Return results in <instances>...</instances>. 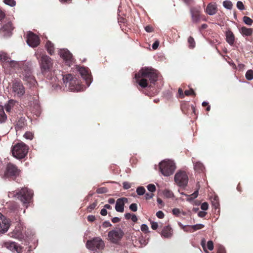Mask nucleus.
<instances>
[{
  "label": "nucleus",
  "instance_id": "nucleus-19",
  "mask_svg": "<svg viewBox=\"0 0 253 253\" xmlns=\"http://www.w3.org/2000/svg\"><path fill=\"white\" fill-rule=\"evenodd\" d=\"M60 55L61 58L67 62H71L73 60L72 53L67 49L61 50Z\"/></svg>",
  "mask_w": 253,
  "mask_h": 253
},
{
  "label": "nucleus",
  "instance_id": "nucleus-40",
  "mask_svg": "<svg viewBox=\"0 0 253 253\" xmlns=\"http://www.w3.org/2000/svg\"><path fill=\"white\" fill-rule=\"evenodd\" d=\"M184 95L186 96L189 95H196L195 92L194 91L192 88H190L189 90H186L184 91Z\"/></svg>",
  "mask_w": 253,
  "mask_h": 253
},
{
  "label": "nucleus",
  "instance_id": "nucleus-4",
  "mask_svg": "<svg viewBox=\"0 0 253 253\" xmlns=\"http://www.w3.org/2000/svg\"><path fill=\"white\" fill-rule=\"evenodd\" d=\"M159 166L161 172L165 176L171 175L175 169V164L172 161L169 160L161 162Z\"/></svg>",
  "mask_w": 253,
  "mask_h": 253
},
{
  "label": "nucleus",
  "instance_id": "nucleus-37",
  "mask_svg": "<svg viewBox=\"0 0 253 253\" xmlns=\"http://www.w3.org/2000/svg\"><path fill=\"white\" fill-rule=\"evenodd\" d=\"M8 63L10 67H13L14 68H18L19 66L18 62L15 61L9 60V62Z\"/></svg>",
  "mask_w": 253,
  "mask_h": 253
},
{
  "label": "nucleus",
  "instance_id": "nucleus-18",
  "mask_svg": "<svg viewBox=\"0 0 253 253\" xmlns=\"http://www.w3.org/2000/svg\"><path fill=\"white\" fill-rule=\"evenodd\" d=\"M127 202L126 198H121L117 199L115 206V210L118 212H123L124 211L125 203Z\"/></svg>",
  "mask_w": 253,
  "mask_h": 253
},
{
  "label": "nucleus",
  "instance_id": "nucleus-13",
  "mask_svg": "<svg viewBox=\"0 0 253 253\" xmlns=\"http://www.w3.org/2000/svg\"><path fill=\"white\" fill-rule=\"evenodd\" d=\"M4 247L12 252H16L20 253L22 251V248L17 243L14 242L8 241L4 243Z\"/></svg>",
  "mask_w": 253,
  "mask_h": 253
},
{
  "label": "nucleus",
  "instance_id": "nucleus-27",
  "mask_svg": "<svg viewBox=\"0 0 253 253\" xmlns=\"http://www.w3.org/2000/svg\"><path fill=\"white\" fill-rule=\"evenodd\" d=\"M25 119L21 118L17 122L15 128L16 129H20L22 128L25 126Z\"/></svg>",
  "mask_w": 253,
  "mask_h": 253
},
{
  "label": "nucleus",
  "instance_id": "nucleus-21",
  "mask_svg": "<svg viewBox=\"0 0 253 253\" xmlns=\"http://www.w3.org/2000/svg\"><path fill=\"white\" fill-rule=\"evenodd\" d=\"M226 42L231 45H233L235 41V36L233 33L228 29L226 32Z\"/></svg>",
  "mask_w": 253,
  "mask_h": 253
},
{
  "label": "nucleus",
  "instance_id": "nucleus-22",
  "mask_svg": "<svg viewBox=\"0 0 253 253\" xmlns=\"http://www.w3.org/2000/svg\"><path fill=\"white\" fill-rule=\"evenodd\" d=\"M172 235V230L169 226H165L162 231V236L165 238H169Z\"/></svg>",
  "mask_w": 253,
  "mask_h": 253
},
{
  "label": "nucleus",
  "instance_id": "nucleus-59",
  "mask_svg": "<svg viewBox=\"0 0 253 253\" xmlns=\"http://www.w3.org/2000/svg\"><path fill=\"white\" fill-rule=\"evenodd\" d=\"M207 212L204 211H200L198 212V216L200 217H204L206 215Z\"/></svg>",
  "mask_w": 253,
  "mask_h": 253
},
{
  "label": "nucleus",
  "instance_id": "nucleus-10",
  "mask_svg": "<svg viewBox=\"0 0 253 253\" xmlns=\"http://www.w3.org/2000/svg\"><path fill=\"white\" fill-rule=\"evenodd\" d=\"M27 43L29 46L35 47L39 45L40 40L38 36L30 32L27 36Z\"/></svg>",
  "mask_w": 253,
  "mask_h": 253
},
{
  "label": "nucleus",
  "instance_id": "nucleus-6",
  "mask_svg": "<svg viewBox=\"0 0 253 253\" xmlns=\"http://www.w3.org/2000/svg\"><path fill=\"white\" fill-rule=\"evenodd\" d=\"M86 247L88 249L91 251H101L104 249L105 244L101 238L97 237L87 240Z\"/></svg>",
  "mask_w": 253,
  "mask_h": 253
},
{
  "label": "nucleus",
  "instance_id": "nucleus-60",
  "mask_svg": "<svg viewBox=\"0 0 253 253\" xmlns=\"http://www.w3.org/2000/svg\"><path fill=\"white\" fill-rule=\"evenodd\" d=\"M172 213L173 214L177 215L180 213V210L178 209L174 208L172 210Z\"/></svg>",
  "mask_w": 253,
  "mask_h": 253
},
{
  "label": "nucleus",
  "instance_id": "nucleus-43",
  "mask_svg": "<svg viewBox=\"0 0 253 253\" xmlns=\"http://www.w3.org/2000/svg\"><path fill=\"white\" fill-rule=\"evenodd\" d=\"M24 136L26 139L32 140L33 138V134L32 132L27 131L24 134Z\"/></svg>",
  "mask_w": 253,
  "mask_h": 253
},
{
  "label": "nucleus",
  "instance_id": "nucleus-36",
  "mask_svg": "<svg viewBox=\"0 0 253 253\" xmlns=\"http://www.w3.org/2000/svg\"><path fill=\"white\" fill-rule=\"evenodd\" d=\"M188 42L189 43V46L190 48H194L195 45V42L194 39L192 37H189L188 39Z\"/></svg>",
  "mask_w": 253,
  "mask_h": 253
},
{
  "label": "nucleus",
  "instance_id": "nucleus-14",
  "mask_svg": "<svg viewBox=\"0 0 253 253\" xmlns=\"http://www.w3.org/2000/svg\"><path fill=\"white\" fill-rule=\"evenodd\" d=\"M79 72L85 80L87 86H89L92 82V77L88 70L84 67H81L79 69Z\"/></svg>",
  "mask_w": 253,
  "mask_h": 253
},
{
  "label": "nucleus",
  "instance_id": "nucleus-30",
  "mask_svg": "<svg viewBox=\"0 0 253 253\" xmlns=\"http://www.w3.org/2000/svg\"><path fill=\"white\" fill-rule=\"evenodd\" d=\"M10 59L8 57L7 55L4 52L0 53V60L2 62H9Z\"/></svg>",
  "mask_w": 253,
  "mask_h": 253
},
{
  "label": "nucleus",
  "instance_id": "nucleus-52",
  "mask_svg": "<svg viewBox=\"0 0 253 253\" xmlns=\"http://www.w3.org/2000/svg\"><path fill=\"white\" fill-rule=\"evenodd\" d=\"M151 228L153 230H156L157 229L158 227V224L157 222H154V221H151Z\"/></svg>",
  "mask_w": 253,
  "mask_h": 253
},
{
  "label": "nucleus",
  "instance_id": "nucleus-62",
  "mask_svg": "<svg viewBox=\"0 0 253 253\" xmlns=\"http://www.w3.org/2000/svg\"><path fill=\"white\" fill-rule=\"evenodd\" d=\"M121 220L120 218L118 217H115L112 218L111 221L113 223H117L120 222Z\"/></svg>",
  "mask_w": 253,
  "mask_h": 253
},
{
  "label": "nucleus",
  "instance_id": "nucleus-53",
  "mask_svg": "<svg viewBox=\"0 0 253 253\" xmlns=\"http://www.w3.org/2000/svg\"><path fill=\"white\" fill-rule=\"evenodd\" d=\"M156 215L159 218H163L164 217V213L163 211H159L156 213Z\"/></svg>",
  "mask_w": 253,
  "mask_h": 253
},
{
  "label": "nucleus",
  "instance_id": "nucleus-55",
  "mask_svg": "<svg viewBox=\"0 0 253 253\" xmlns=\"http://www.w3.org/2000/svg\"><path fill=\"white\" fill-rule=\"evenodd\" d=\"M111 226L112 224L110 223L109 221H105L103 223V226L105 228L110 227Z\"/></svg>",
  "mask_w": 253,
  "mask_h": 253
},
{
  "label": "nucleus",
  "instance_id": "nucleus-7",
  "mask_svg": "<svg viewBox=\"0 0 253 253\" xmlns=\"http://www.w3.org/2000/svg\"><path fill=\"white\" fill-rule=\"evenodd\" d=\"M174 181L180 187L185 188L188 182V177L184 171H179L174 175Z\"/></svg>",
  "mask_w": 253,
  "mask_h": 253
},
{
  "label": "nucleus",
  "instance_id": "nucleus-5",
  "mask_svg": "<svg viewBox=\"0 0 253 253\" xmlns=\"http://www.w3.org/2000/svg\"><path fill=\"white\" fill-rule=\"evenodd\" d=\"M42 73L43 75L51 71L53 62L50 57L45 54H42L39 61Z\"/></svg>",
  "mask_w": 253,
  "mask_h": 253
},
{
  "label": "nucleus",
  "instance_id": "nucleus-64",
  "mask_svg": "<svg viewBox=\"0 0 253 253\" xmlns=\"http://www.w3.org/2000/svg\"><path fill=\"white\" fill-rule=\"evenodd\" d=\"M100 214L102 215L105 216L107 214V211L105 209H103L101 210Z\"/></svg>",
  "mask_w": 253,
  "mask_h": 253
},
{
  "label": "nucleus",
  "instance_id": "nucleus-12",
  "mask_svg": "<svg viewBox=\"0 0 253 253\" xmlns=\"http://www.w3.org/2000/svg\"><path fill=\"white\" fill-rule=\"evenodd\" d=\"M19 173L20 170L15 165L11 163L7 164L5 172L7 177H16L19 175Z\"/></svg>",
  "mask_w": 253,
  "mask_h": 253
},
{
  "label": "nucleus",
  "instance_id": "nucleus-17",
  "mask_svg": "<svg viewBox=\"0 0 253 253\" xmlns=\"http://www.w3.org/2000/svg\"><path fill=\"white\" fill-rule=\"evenodd\" d=\"M193 22L197 23L200 19V7H191L190 10Z\"/></svg>",
  "mask_w": 253,
  "mask_h": 253
},
{
  "label": "nucleus",
  "instance_id": "nucleus-9",
  "mask_svg": "<svg viewBox=\"0 0 253 253\" xmlns=\"http://www.w3.org/2000/svg\"><path fill=\"white\" fill-rule=\"evenodd\" d=\"M124 235V233L120 228L112 230L108 232V240L113 243L118 244Z\"/></svg>",
  "mask_w": 253,
  "mask_h": 253
},
{
  "label": "nucleus",
  "instance_id": "nucleus-57",
  "mask_svg": "<svg viewBox=\"0 0 253 253\" xmlns=\"http://www.w3.org/2000/svg\"><path fill=\"white\" fill-rule=\"evenodd\" d=\"M159 45V41H155L152 45V48L153 49H156Z\"/></svg>",
  "mask_w": 253,
  "mask_h": 253
},
{
  "label": "nucleus",
  "instance_id": "nucleus-33",
  "mask_svg": "<svg viewBox=\"0 0 253 253\" xmlns=\"http://www.w3.org/2000/svg\"><path fill=\"white\" fill-rule=\"evenodd\" d=\"M243 19L244 22L246 24L249 25V26H251L253 22V20L251 18H250L249 17H248V16L243 17Z\"/></svg>",
  "mask_w": 253,
  "mask_h": 253
},
{
  "label": "nucleus",
  "instance_id": "nucleus-28",
  "mask_svg": "<svg viewBox=\"0 0 253 253\" xmlns=\"http://www.w3.org/2000/svg\"><path fill=\"white\" fill-rule=\"evenodd\" d=\"M63 79L67 81V83L69 82V85L70 86L73 83H75V81L73 79L72 75L68 74L66 75V78H63Z\"/></svg>",
  "mask_w": 253,
  "mask_h": 253
},
{
  "label": "nucleus",
  "instance_id": "nucleus-24",
  "mask_svg": "<svg viewBox=\"0 0 253 253\" xmlns=\"http://www.w3.org/2000/svg\"><path fill=\"white\" fill-rule=\"evenodd\" d=\"M46 48L49 54L52 55L54 52V47L53 44L50 41H48L46 43Z\"/></svg>",
  "mask_w": 253,
  "mask_h": 253
},
{
  "label": "nucleus",
  "instance_id": "nucleus-8",
  "mask_svg": "<svg viewBox=\"0 0 253 253\" xmlns=\"http://www.w3.org/2000/svg\"><path fill=\"white\" fill-rule=\"evenodd\" d=\"M22 75L23 80L27 82L30 87L35 85L37 83L34 77L32 75L31 70L28 67H24Z\"/></svg>",
  "mask_w": 253,
  "mask_h": 253
},
{
  "label": "nucleus",
  "instance_id": "nucleus-42",
  "mask_svg": "<svg viewBox=\"0 0 253 253\" xmlns=\"http://www.w3.org/2000/svg\"><path fill=\"white\" fill-rule=\"evenodd\" d=\"M147 189L151 192L153 193L156 190L155 185L153 184H148L147 186Z\"/></svg>",
  "mask_w": 253,
  "mask_h": 253
},
{
  "label": "nucleus",
  "instance_id": "nucleus-31",
  "mask_svg": "<svg viewBox=\"0 0 253 253\" xmlns=\"http://www.w3.org/2000/svg\"><path fill=\"white\" fill-rule=\"evenodd\" d=\"M223 6L227 9H231L232 8V3L229 0H225L223 2Z\"/></svg>",
  "mask_w": 253,
  "mask_h": 253
},
{
  "label": "nucleus",
  "instance_id": "nucleus-46",
  "mask_svg": "<svg viewBox=\"0 0 253 253\" xmlns=\"http://www.w3.org/2000/svg\"><path fill=\"white\" fill-rule=\"evenodd\" d=\"M97 204V202H95L93 203L91 205H90L87 207V209H88V211H89V212H91L92 210L94 209L95 208V207H96Z\"/></svg>",
  "mask_w": 253,
  "mask_h": 253
},
{
  "label": "nucleus",
  "instance_id": "nucleus-23",
  "mask_svg": "<svg viewBox=\"0 0 253 253\" xmlns=\"http://www.w3.org/2000/svg\"><path fill=\"white\" fill-rule=\"evenodd\" d=\"M240 33L245 36H249L253 34V30L252 28H247L245 27H243L240 29Z\"/></svg>",
  "mask_w": 253,
  "mask_h": 253
},
{
  "label": "nucleus",
  "instance_id": "nucleus-54",
  "mask_svg": "<svg viewBox=\"0 0 253 253\" xmlns=\"http://www.w3.org/2000/svg\"><path fill=\"white\" fill-rule=\"evenodd\" d=\"M154 196V194L153 193H146L145 195V198L146 200H149L152 198Z\"/></svg>",
  "mask_w": 253,
  "mask_h": 253
},
{
  "label": "nucleus",
  "instance_id": "nucleus-2",
  "mask_svg": "<svg viewBox=\"0 0 253 253\" xmlns=\"http://www.w3.org/2000/svg\"><path fill=\"white\" fill-rule=\"evenodd\" d=\"M14 195L17 197L22 202L23 205L27 208L33 197V193L31 190L27 188H23L19 191L14 194Z\"/></svg>",
  "mask_w": 253,
  "mask_h": 253
},
{
  "label": "nucleus",
  "instance_id": "nucleus-47",
  "mask_svg": "<svg viewBox=\"0 0 253 253\" xmlns=\"http://www.w3.org/2000/svg\"><path fill=\"white\" fill-rule=\"evenodd\" d=\"M129 209L132 211H136L137 210V206L135 203L131 204L129 207Z\"/></svg>",
  "mask_w": 253,
  "mask_h": 253
},
{
  "label": "nucleus",
  "instance_id": "nucleus-1",
  "mask_svg": "<svg viewBox=\"0 0 253 253\" xmlns=\"http://www.w3.org/2000/svg\"><path fill=\"white\" fill-rule=\"evenodd\" d=\"M158 72L152 67H145L135 74L136 82L142 88L148 86L147 78L150 83L154 84L158 80Z\"/></svg>",
  "mask_w": 253,
  "mask_h": 253
},
{
  "label": "nucleus",
  "instance_id": "nucleus-49",
  "mask_svg": "<svg viewBox=\"0 0 253 253\" xmlns=\"http://www.w3.org/2000/svg\"><path fill=\"white\" fill-rule=\"evenodd\" d=\"M141 230L142 231L144 232H148L149 230V228L148 226L145 224H142L141 226Z\"/></svg>",
  "mask_w": 253,
  "mask_h": 253
},
{
  "label": "nucleus",
  "instance_id": "nucleus-61",
  "mask_svg": "<svg viewBox=\"0 0 253 253\" xmlns=\"http://www.w3.org/2000/svg\"><path fill=\"white\" fill-rule=\"evenodd\" d=\"M178 93H179V97L181 98H183L184 97V94L183 93V90L181 88H179L178 89Z\"/></svg>",
  "mask_w": 253,
  "mask_h": 253
},
{
  "label": "nucleus",
  "instance_id": "nucleus-34",
  "mask_svg": "<svg viewBox=\"0 0 253 253\" xmlns=\"http://www.w3.org/2000/svg\"><path fill=\"white\" fill-rule=\"evenodd\" d=\"M246 78L248 80L251 81L253 79V71L248 70L246 74Z\"/></svg>",
  "mask_w": 253,
  "mask_h": 253
},
{
  "label": "nucleus",
  "instance_id": "nucleus-38",
  "mask_svg": "<svg viewBox=\"0 0 253 253\" xmlns=\"http://www.w3.org/2000/svg\"><path fill=\"white\" fill-rule=\"evenodd\" d=\"M4 2L10 6H14L16 4V1L14 0H4Z\"/></svg>",
  "mask_w": 253,
  "mask_h": 253
},
{
  "label": "nucleus",
  "instance_id": "nucleus-32",
  "mask_svg": "<svg viewBox=\"0 0 253 253\" xmlns=\"http://www.w3.org/2000/svg\"><path fill=\"white\" fill-rule=\"evenodd\" d=\"M194 168L195 170L200 171H202L204 168L203 164L200 162H197L195 164Z\"/></svg>",
  "mask_w": 253,
  "mask_h": 253
},
{
  "label": "nucleus",
  "instance_id": "nucleus-48",
  "mask_svg": "<svg viewBox=\"0 0 253 253\" xmlns=\"http://www.w3.org/2000/svg\"><path fill=\"white\" fill-rule=\"evenodd\" d=\"M207 248L210 251H212L213 249V243L211 241L208 242Z\"/></svg>",
  "mask_w": 253,
  "mask_h": 253
},
{
  "label": "nucleus",
  "instance_id": "nucleus-50",
  "mask_svg": "<svg viewBox=\"0 0 253 253\" xmlns=\"http://www.w3.org/2000/svg\"><path fill=\"white\" fill-rule=\"evenodd\" d=\"M209 205L208 203L204 202L202 204L201 206V209L203 211H206L208 209Z\"/></svg>",
  "mask_w": 253,
  "mask_h": 253
},
{
  "label": "nucleus",
  "instance_id": "nucleus-35",
  "mask_svg": "<svg viewBox=\"0 0 253 253\" xmlns=\"http://www.w3.org/2000/svg\"><path fill=\"white\" fill-rule=\"evenodd\" d=\"M145 189L142 186H139L136 189V193L138 195L141 196L145 194Z\"/></svg>",
  "mask_w": 253,
  "mask_h": 253
},
{
  "label": "nucleus",
  "instance_id": "nucleus-29",
  "mask_svg": "<svg viewBox=\"0 0 253 253\" xmlns=\"http://www.w3.org/2000/svg\"><path fill=\"white\" fill-rule=\"evenodd\" d=\"M182 195H184L187 197H188V199H187V201H191L192 200H193V199H195L197 197L198 195V190H196V191H195L193 194H192L191 195H187L186 194H185L184 193H182Z\"/></svg>",
  "mask_w": 253,
  "mask_h": 253
},
{
  "label": "nucleus",
  "instance_id": "nucleus-63",
  "mask_svg": "<svg viewBox=\"0 0 253 253\" xmlns=\"http://www.w3.org/2000/svg\"><path fill=\"white\" fill-rule=\"evenodd\" d=\"M201 244L204 251H206V240L205 239L202 240Z\"/></svg>",
  "mask_w": 253,
  "mask_h": 253
},
{
  "label": "nucleus",
  "instance_id": "nucleus-16",
  "mask_svg": "<svg viewBox=\"0 0 253 253\" xmlns=\"http://www.w3.org/2000/svg\"><path fill=\"white\" fill-rule=\"evenodd\" d=\"M9 227V220L0 213V233L6 232Z\"/></svg>",
  "mask_w": 253,
  "mask_h": 253
},
{
  "label": "nucleus",
  "instance_id": "nucleus-45",
  "mask_svg": "<svg viewBox=\"0 0 253 253\" xmlns=\"http://www.w3.org/2000/svg\"><path fill=\"white\" fill-rule=\"evenodd\" d=\"M237 7L239 9H240L241 10H243L245 9L244 5L243 3L241 1H238L237 2Z\"/></svg>",
  "mask_w": 253,
  "mask_h": 253
},
{
  "label": "nucleus",
  "instance_id": "nucleus-56",
  "mask_svg": "<svg viewBox=\"0 0 253 253\" xmlns=\"http://www.w3.org/2000/svg\"><path fill=\"white\" fill-rule=\"evenodd\" d=\"M145 30L147 32H152L153 31V28L150 26H147L145 27Z\"/></svg>",
  "mask_w": 253,
  "mask_h": 253
},
{
  "label": "nucleus",
  "instance_id": "nucleus-41",
  "mask_svg": "<svg viewBox=\"0 0 253 253\" xmlns=\"http://www.w3.org/2000/svg\"><path fill=\"white\" fill-rule=\"evenodd\" d=\"M204 227V225L202 224H197L192 226V229H193V230L195 231L201 229L203 228Z\"/></svg>",
  "mask_w": 253,
  "mask_h": 253
},
{
  "label": "nucleus",
  "instance_id": "nucleus-26",
  "mask_svg": "<svg viewBox=\"0 0 253 253\" xmlns=\"http://www.w3.org/2000/svg\"><path fill=\"white\" fill-rule=\"evenodd\" d=\"M6 119L7 116L3 111V108L0 106V123H4Z\"/></svg>",
  "mask_w": 253,
  "mask_h": 253
},
{
  "label": "nucleus",
  "instance_id": "nucleus-58",
  "mask_svg": "<svg viewBox=\"0 0 253 253\" xmlns=\"http://www.w3.org/2000/svg\"><path fill=\"white\" fill-rule=\"evenodd\" d=\"M95 219V217L92 215H89L87 216V220L89 221L92 222L94 221Z\"/></svg>",
  "mask_w": 253,
  "mask_h": 253
},
{
  "label": "nucleus",
  "instance_id": "nucleus-3",
  "mask_svg": "<svg viewBox=\"0 0 253 253\" xmlns=\"http://www.w3.org/2000/svg\"><path fill=\"white\" fill-rule=\"evenodd\" d=\"M28 151V147L23 142L16 144L11 150L13 156L18 159L24 158Z\"/></svg>",
  "mask_w": 253,
  "mask_h": 253
},
{
  "label": "nucleus",
  "instance_id": "nucleus-11",
  "mask_svg": "<svg viewBox=\"0 0 253 253\" xmlns=\"http://www.w3.org/2000/svg\"><path fill=\"white\" fill-rule=\"evenodd\" d=\"M12 92L14 93V95L18 97L22 96L25 92V88L22 84L20 82L16 81L12 84Z\"/></svg>",
  "mask_w": 253,
  "mask_h": 253
},
{
  "label": "nucleus",
  "instance_id": "nucleus-51",
  "mask_svg": "<svg viewBox=\"0 0 253 253\" xmlns=\"http://www.w3.org/2000/svg\"><path fill=\"white\" fill-rule=\"evenodd\" d=\"M123 185L125 189H128L131 187V184L127 182H124Z\"/></svg>",
  "mask_w": 253,
  "mask_h": 253
},
{
  "label": "nucleus",
  "instance_id": "nucleus-39",
  "mask_svg": "<svg viewBox=\"0 0 253 253\" xmlns=\"http://www.w3.org/2000/svg\"><path fill=\"white\" fill-rule=\"evenodd\" d=\"M163 193L164 195L167 198H171L173 196L172 192L169 190H165Z\"/></svg>",
  "mask_w": 253,
  "mask_h": 253
},
{
  "label": "nucleus",
  "instance_id": "nucleus-44",
  "mask_svg": "<svg viewBox=\"0 0 253 253\" xmlns=\"http://www.w3.org/2000/svg\"><path fill=\"white\" fill-rule=\"evenodd\" d=\"M107 192V189L105 187L99 188L96 190V192L98 194L105 193Z\"/></svg>",
  "mask_w": 253,
  "mask_h": 253
},
{
  "label": "nucleus",
  "instance_id": "nucleus-25",
  "mask_svg": "<svg viewBox=\"0 0 253 253\" xmlns=\"http://www.w3.org/2000/svg\"><path fill=\"white\" fill-rule=\"evenodd\" d=\"M16 101L14 100H10L5 105V109L6 112H9L11 111L12 107H13Z\"/></svg>",
  "mask_w": 253,
  "mask_h": 253
},
{
  "label": "nucleus",
  "instance_id": "nucleus-20",
  "mask_svg": "<svg viewBox=\"0 0 253 253\" xmlns=\"http://www.w3.org/2000/svg\"><path fill=\"white\" fill-rule=\"evenodd\" d=\"M217 11V5L215 3H210L208 4L206 12L210 15H214Z\"/></svg>",
  "mask_w": 253,
  "mask_h": 253
},
{
  "label": "nucleus",
  "instance_id": "nucleus-15",
  "mask_svg": "<svg viewBox=\"0 0 253 253\" xmlns=\"http://www.w3.org/2000/svg\"><path fill=\"white\" fill-rule=\"evenodd\" d=\"M13 27L11 22H8L5 24L0 29V32L2 34L4 37H9L12 34V31L13 30Z\"/></svg>",
  "mask_w": 253,
  "mask_h": 253
}]
</instances>
